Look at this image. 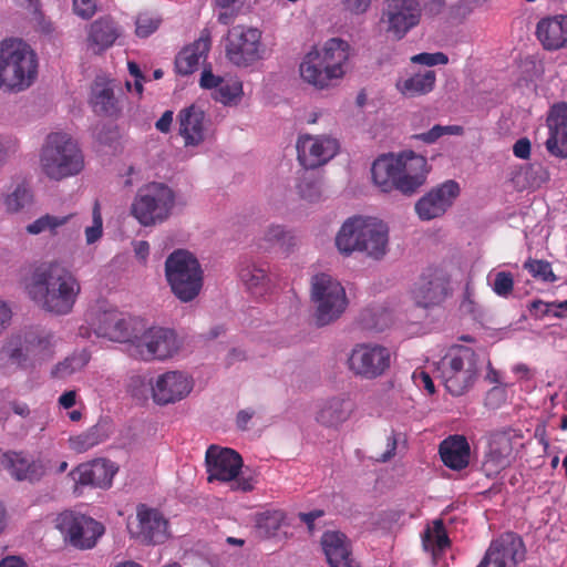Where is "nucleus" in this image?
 <instances>
[{"instance_id": "nucleus-8", "label": "nucleus", "mask_w": 567, "mask_h": 567, "mask_svg": "<svg viewBox=\"0 0 567 567\" xmlns=\"http://www.w3.org/2000/svg\"><path fill=\"white\" fill-rule=\"evenodd\" d=\"M439 377L454 396L467 392L478 375V358L470 348L444 355L437 363Z\"/></svg>"}, {"instance_id": "nucleus-55", "label": "nucleus", "mask_w": 567, "mask_h": 567, "mask_svg": "<svg viewBox=\"0 0 567 567\" xmlns=\"http://www.w3.org/2000/svg\"><path fill=\"white\" fill-rule=\"evenodd\" d=\"M411 61L416 64L433 66L439 64H447L449 56L443 52H435V53H419L411 58Z\"/></svg>"}, {"instance_id": "nucleus-58", "label": "nucleus", "mask_w": 567, "mask_h": 567, "mask_svg": "<svg viewBox=\"0 0 567 567\" xmlns=\"http://www.w3.org/2000/svg\"><path fill=\"white\" fill-rule=\"evenodd\" d=\"M530 315L536 318H543L551 315L553 305L551 302H545L540 299L534 300L529 306Z\"/></svg>"}, {"instance_id": "nucleus-59", "label": "nucleus", "mask_w": 567, "mask_h": 567, "mask_svg": "<svg viewBox=\"0 0 567 567\" xmlns=\"http://www.w3.org/2000/svg\"><path fill=\"white\" fill-rule=\"evenodd\" d=\"M341 3L351 13L361 14L370 8L372 0H341Z\"/></svg>"}, {"instance_id": "nucleus-11", "label": "nucleus", "mask_w": 567, "mask_h": 567, "mask_svg": "<svg viewBox=\"0 0 567 567\" xmlns=\"http://www.w3.org/2000/svg\"><path fill=\"white\" fill-rule=\"evenodd\" d=\"M56 526L71 546L82 550L93 548L105 530L94 518L73 512L60 514Z\"/></svg>"}, {"instance_id": "nucleus-34", "label": "nucleus", "mask_w": 567, "mask_h": 567, "mask_svg": "<svg viewBox=\"0 0 567 567\" xmlns=\"http://www.w3.org/2000/svg\"><path fill=\"white\" fill-rule=\"evenodd\" d=\"M372 179L384 193L396 188V178L400 173V161L392 155L377 158L371 168Z\"/></svg>"}, {"instance_id": "nucleus-29", "label": "nucleus", "mask_w": 567, "mask_h": 567, "mask_svg": "<svg viewBox=\"0 0 567 567\" xmlns=\"http://www.w3.org/2000/svg\"><path fill=\"white\" fill-rule=\"evenodd\" d=\"M121 35V29L111 17H102L93 21L87 31V43L100 53L111 48Z\"/></svg>"}, {"instance_id": "nucleus-7", "label": "nucleus", "mask_w": 567, "mask_h": 567, "mask_svg": "<svg viewBox=\"0 0 567 567\" xmlns=\"http://www.w3.org/2000/svg\"><path fill=\"white\" fill-rule=\"evenodd\" d=\"M310 297L317 327H326L337 321L349 303L343 286L328 274L312 277Z\"/></svg>"}, {"instance_id": "nucleus-50", "label": "nucleus", "mask_w": 567, "mask_h": 567, "mask_svg": "<svg viewBox=\"0 0 567 567\" xmlns=\"http://www.w3.org/2000/svg\"><path fill=\"white\" fill-rule=\"evenodd\" d=\"M103 235V218L99 202L94 203L92 210V226L85 228V240L87 245L96 243Z\"/></svg>"}, {"instance_id": "nucleus-23", "label": "nucleus", "mask_w": 567, "mask_h": 567, "mask_svg": "<svg viewBox=\"0 0 567 567\" xmlns=\"http://www.w3.org/2000/svg\"><path fill=\"white\" fill-rule=\"evenodd\" d=\"M138 529L136 537L146 545L163 544L168 537V522L157 509L145 505L137 507Z\"/></svg>"}, {"instance_id": "nucleus-62", "label": "nucleus", "mask_w": 567, "mask_h": 567, "mask_svg": "<svg viewBox=\"0 0 567 567\" xmlns=\"http://www.w3.org/2000/svg\"><path fill=\"white\" fill-rule=\"evenodd\" d=\"M324 512L322 509H315L309 513H299V519L307 525L309 533L315 532V520L322 517Z\"/></svg>"}, {"instance_id": "nucleus-48", "label": "nucleus", "mask_w": 567, "mask_h": 567, "mask_svg": "<svg viewBox=\"0 0 567 567\" xmlns=\"http://www.w3.org/2000/svg\"><path fill=\"white\" fill-rule=\"evenodd\" d=\"M523 267L534 278L545 282H555L557 280V276L553 272L551 265L547 260L529 258L524 262Z\"/></svg>"}, {"instance_id": "nucleus-14", "label": "nucleus", "mask_w": 567, "mask_h": 567, "mask_svg": "<svg viewBox=\"0 0 567 567\" xmlns=\"http://www.w3.org/2000/svg\"><path fill=\"white\" fill-rule=\"evenodd\" d=\"M260 32L254 28L234 27L227 35L226 56L237 66H249L260 59Z\"/></svg>"}, {"instance_id": "nucleus-2", "label": "nucleus", "mask_w": 567, "mask_h": 567, "mask_svg": "<svg viewBox=\"0 0 567 567\" xmlns=\"http://www.w3.org/2000/svg\"><path fill=\"white\" fill-rule=\"evenodd\" d=\"M37 75L38 59L30 45L19 39L0 43V89L22 92L33 84Z\"/></svg>"}, {"instance_id": "nucleus-45", "label": "nucleus", "mask_w": 567, "mask_h": 567, "mask_svg": "<svg viewBox=\"0 0 567 567\" xmlns=\"http://www.w3.org/2000/svg\"><path fill=\"white\" fill-rule=\"evenodd\" d=\"M27 350L42 359L49 358L52 353L53 334L47 331L30 332L25 337Z\"/></svg>"}, {"instance_id": "nucleus-22", "label": "nucleus", "mask_w": 567, "mask_h": 567, "mask_svg": "<svg viewBox=\"0 0 567 567\" xmlns=\"http://www.w3.org/2000/svg\"><path fill=\"white\" fill-rule=\"evenodd\" d=\"M3 462L11 476L17 481L39 482L49 474L51 464L44 458H29L22 453L8 452L3 455Z\"/></svg>"}, {"instance_id": "nucleus-6", "label": "nucleus", "mask_w": 567, "mask_h": 567, "mask_svg": "<svg viewBox=\"0 0 567 567\" xmlns=\"http://www.w3.org/2000/svg\"><path fill=\"white\" fill-rule=\"evenodd\" d=\"M165 277L172 292L182 302L193 301L203 288L200 264L185 249H176L166 258Z\"/></svg>"}, {"instance_id": "nucleus-24", "label": "nucleus", "mask_w": 567, "mask_h": 567, "mask_svg": "<svg viewBox=\"0 0 567 567\" xmlns=\"http://www.w3.org/2000/svg\"><path fill=\"white\" fill-rule=\"evenodd\" d=\"M321 546L330 567H361L352 554L351 542L339 530H327L321 536Z\"/></svg>"}, {"instance_id": "nucleus-25", "label": "nucleus", "mask_w": 567, "mask_h": 567, "mask_svg": "<svg viewBox=\"0 0 567 567\" xmlns=\"http://www.w3.org/2000/svg\"><path fill=\"white\" fill-rule=\"evenodd\" d=\"M546 123L549 131L546 150L553 156L567 158V104L551 106Z\"/></svg>"}, {"instance_id": "nucleus-27", "label": "nucleus", "mask_w": 567, "mask_h": 567, "mask_svg": "<svg viewBox=\"0 0 567 567\" xmlns=\"http://www.w3.org/2000/svg\"><path fill=\"white\" fill-rule=\"evenodd\" d=\"M360 252L375 260L382 259L388 251V227L374 218H367L365 229L362 234Z\"/></svg>"}, {"instance_id": "nucleus-40", "label": "nucleus", "mask_w": 567, "mask_h": 567, "mask_svg": "<svg viewBox=\"0 0 567 567\" xmlns=\"http://www.w3.org/2000/svg\"><path fill=\"white\" fill-rule=\"evenodd\" d=\"M297 245L296 236L281 225H270L264 231L260 247L264 249L278 248L289 252Z\"/></svg>"}, {"instance_id": "nucleus-57", "label": "nucleus", "mask_w": 567, "mask_h": 567, "mask_svg": "<svg viewBox=\"0 0 567 567\" xmlns=\"http://www.w3.org/2000/svg\"><path fill=\"white\" fill-rule=\"evenodd\" d=\"M413 381L417 386H423L430 394L435 393V386L430 374L423 370L413 373Z\"/></svg>"}, {"instance_id": "nucleus-47", "label": "nucleus", "mask_w": 567, "mask_h": 567, "mask_svg": "<svg viewBox=\"0 0 567 567\" xmlns=\"http://www.w3.org/2000/svg\"><path fill=\"white\" fill-rule=\"evenodd\" d=\"M32 203V194L24 185H18L13 192L4 198V205L8 212L17 213Z\"/></svg>"}, {"instance_id": "nucleus-17", "label": "nucleus", "mask_w": 567, "mask_h": 567, "mask_svg": "<svg viewBox=\"0 0 567 567\" xmlns=\"http://www.w3.org/2000/svg\"><path fill=\"white\" fill-rule=\"evenodd\" d=\"M298 159L306 169L318 168L336 156L339 143L329 136H300L297 142Z\"/></svg>"}, {"instance_id": "nucleus-30", "label": "nucleus", "mask_w": 567, "mask_h": 567, "mask_svg": "<svg viewBox=\"0 0 567 567\" xmlns=\"http://www.w3.org/2000/svg\"><path fill=\"white\" fill-rule=\"evenodd\" d=\"M367 218L354 216L348 218L336 236V246L340 254L350 256L361 250L362 234L365 229Z\"/></svg>"}, {"instance_id": "nucleus-38", "label": "nucleus", "mask_w": 567, "mask_h": 567, "mask_svg": "<svg viewBox=\"0 0 567 567\" xmlns=\"http://www.w3.org/2000/svg\"><path fill=\"white\" fill-rule=\"evenodd\" d=\"M239 277L245 287L257 296L264 295L270 287L271 277L268 268L256 262H247L239 270Z\"/></svg>"}, {"instance_id": "nucleus-54", "label": "nucleus", "mask_w": 567, "mask_h": 567, "mask_svg": "<svg viewBox=\"0 0 567 567\" xmlns=\"http://www.w3.org/2000/svg\"><path fill=\"white\" fill-rule=\"evenodd\" d=\"M161 20L147 13H142L136 19V34L140 38H147L159 27Z\"/></svg>"}, {"instance_id": "nucleus-46", "label": "nucleus", "mask_w": 567, "mask_h": 567, "mask_svg": "<svg viewBox=\"0 0 567 567\" xmlns=\"http://www.w3.org/2000/svg\"><path fill=\"white\" fill-rule=\"evenodd\" d=\"M396 159L400 161V173L412 176L422 174L424 179H426L427 162L424 156L410 151L402 153Z\"/></svg>"}, {"instance_id": "nucleus-61", "label": "nucleus", "mask_w": 567, "mask_h": 567, "mask_svg": "<svg viewBox=\"0 0 567 567\" xmlns=\"http://www.w3.org/2000/svg\"><path fill=\"white\" fill-rule=\"evenodd\" d=\"M513 153L516 157L527 159L530 156V142L528 138L523 137L516 141L513 146Z\"/></svg>"}, {"instance_id": "nucleus-33", "label": "nucleus", "mask_w": 567, "mask_h": 567, "mask_svg": "<svg viewBox=\"0 0 567 567\" xmlns=\"http://www.w3.org/2000/svg\"><path fill=\"white\" fill-rule=\"evenodd\" d=\"M512 451L513 447L509 437L505 435L496 437L492 442L489 452L486 454L482 464V471L485 475L487 477H494L501 470L505 468L509 464Z\"/></svg>"}, {"instance_id": "nucleus-42", "label": "nucleus", "mask_w": 567, "mask_h": 567, "mask_svg": "<svg viewBox=\"0 0 567 567\" xmlns=\"http://www.w3.org/2000/svg\"><path fill=\"white\" fill-rule=\"evenodd\" d=\"M390 322V313L382 308H367L358 317L360 327L368 331H383Z\"/></svg>"}, {"instance_id": "nucleus-1", "label": "nucleus", "mask_w": 567, "mask_h": 567, "mask_svg": "<svg viewBox=\"0 0 567 567\" xmlns=\"http://www.w3.org/2000/svg\"><path fill=\"white\" fill-rule=\"evenodd\" d=\"M25 289L29 298L44 312L66 316L78 301L81 284L64 264L50 261L34 269Z\"/></svg>"}, {"instance_id": "nucleus-18", "label": "nucleus", "mask_w": 567, "mask_h": 567, "mask_svg": "<svg viewBox=\"0 0 567 567\" xmlns=\"http://www.w3.org/2000/svg\"><path fill=\"white\" fill-rule=\"evenodd\" d=\"M193 379L181 371H168L156 379L152 388L157 404L166 405L186 398L193 390Z\"/></svg>"}, {"instance_id": "nucleus-16", "label": "nucleus", "mask_w": 567, "mask_h": 567, "mask_svg": "<svg viewBox=\"0 0 567 567\" xmlns=\"http://www.w3.org/2000/svg\"><path fill=\"white\" fill-rule=\"evenodd\" d=\"M460 195V186L449 179L432 188L415 203V212L421 220L427 221L442 217Z\"/></svg>"}, {"instance_id": "nucleus-21", "label": "nucleus", "mask_w": 567, "mask_h": 567, "mask_svg": "<svg viewBox=\"0 0 567 567\" xmlns=\"http://www.w3.org/2000/svg\"><path fill=\"white\" fill-rule=\"evenodd\" d=\"M117 472L115 464L105 458H97L90 463L80 464L70 472L72 480L82 486L107 488Z\"/></svg>"}, {"instance_id": "nucleus-15", "label": "nucleus", "mask_w": 567, "mask_h": 567, "mask_svg": "<svg viewBox=\"0 0 567 567\" xmlns=\"http://www.w3.org/2000/svg\"><path fill=\"white\" fill-rule=\"evenodd\" d=\"M136 319L126 318L122 312L110 309L93 313L91 326L97 337L117 342H132L137 338Z\"/></svg>"}, {"instance_id": "nucleus-52", "label": "nucleus", "mask_w": 567, "mask_h": 567, "mask_svg": "<svg viewBox=\"0 0 567 567\" xmlns=\"http://www.w3.org/2000/svg\"><path fill=\"white\" fill-rule=\"evenodd\" d=\"M299 194L309 202H316L321 196L320 183L312 176H303L298 184Z\"/></svg>"}, {"instance_id": "nucleus-4", "label": "nucleus", "mask_w": 567, "mask_h": 567, "mask_svg": "<svg viewBox=\"0 0 567 567\" xmlns=\"http://www.w3.org/2000/svg\"><path fill=\"white\" fill-rule=\"evenodd\" d=\"M43 173L54 181L74 176L84 167L78 143L66 133L48 135L40 156Z\"/></svg>"}, {"instance_id": "nucleus-19", "label": "nucleus", "mask_w": 567, "mask_h": 567, "mask_svg": "<svg viewBox=\"0 0 567 567\" xmlns=\"http://www.w3.org/2000/svg\"><path fill=\"white\" fill-rule=\"evenodd\" d=\"M179 134L186 146H198L209 135L210 121L204 110L196 104L183 109L178 113Z\"/></svg>"}, {"instance_id": "nucleus-51", "label": "nucleus", "mask_w": 567, "mask_h": 567, "mask_svg": "<svg viewBox=\"0 0 567 567\" xmlns=\"http://www.w3.org/2000/svg\"><path fill=\"white\" fill-rule=\"evenodd\" d=\"M425 183L424 176L422 174L419 175H408L403 173H399L396 178V188L404 195L414 194L423 184Z\"/></svg>"}, {"instance_id": "nucleus-60", "label": "nucleus", "mask_w": 567, "mask_h": 567, "mask_svg": "<svg viewBox=\"0 0 567 567\" xmlns=\"http://www.w3.org/2000/svg\"><path fill=\"white\" fill-rule=\"evenodd\" d=\"M442 136V125L436 124L427 132L413 135V138L422 141L426 144H433Z\"/></svg>"}, {"instance_id": "nucleus-32", "label": "nucleus", "mask_w": 567, "mask_h": 567, "mask_svg": "<svg viewBox=\"0 0 567 567\" xmlns=\"http://www.w3.org/2000/svg\"><path fill=\"white\" fill-rule=\"evenodd\" d=\"M536 34L546 50H558L567 45V17L543 19L537 24Z\"/></svg>"}, {"instance_id": "nucleus-26", "label": "nucleus", "mask_w": 567, "mask_h": 567, "mask_svg": "<svg viewBox=\"0 0 567 567\" xmlns=\"http://www.w3.org/2000/svg\"><path fill=\"white\" fill-rule=\"evenodd\" d=\"M488 559L504 563V567H516L525 559V546L522 538L514 533H505L493 540L486 551Z\"/></svg>"}, {"instance_id": "nucleus-3", "label": "nucleus", "mask_w": 567, "mask_h": 567, "mask_svg": "<svg viewBox=\"0 0 567 567\" xmlns=\"http://www.w3.org/2000/svg\"><path fill=\"white\" fill-rule=\"evenodd\" d=\"M350 45L340 38L329 39L321 51L312 50L303 59L299 71L309 84L323 89L331 80L344 74L343 65L349 60Z\"/></svg>"}, {"instance_id": "nucleus-36", "label": "nucleus", "mask_w": 567, "mask_h": 567, "mask_svg": "<svg viewBox=\"0 0 567 567\" xmlns=\"http://www.w3.org/2000/svg\"><path fill=\"white\" fill-rule=\"evenodd\" d=\"M353 404L346 398H332L317 413V421L328 427L337 426L349 419Z\"/></svg>"}, {"instance_id": "nucleus-49", "label": "nucleus", "mask_w": 567, "mask_h": 567, "mask_svg": "<svg viewBox=\"0 0 567 567\" xmlns=\"http://www.w3.org/2000/svg\"><path fill=\"white\" fill-rule=\"evenodd\" d=\"M491 287L497 296L508 298L514 290V277L509 271H498L494 274Z\"/></svg>"}, {"instance_id": "nucleus-5", "label": "nucleus", "mask_w": 567, "mask_h": 567, "mask_svg": "<svg viewBox=\"0 0 567 567\" xmlns=\"http://www.w3.org/2000/svg\"><path fill=\"white\" fill-rule=\"evenodd\" d=\"M444 6V0H384L380 23L386 33L401 40L420 23L422 10L436 16Z\"/></svg>"}, {"instance_id": "nucleus-35", "label": "nucleus", "mask_w": 567, "mask_h": 567, "mask_svg": "<svg viewBox=\"0 0 567 567\" xmlns=\"http://www.w3.org/2000/svg\"><path fill=\"white\" fill-rule=\"evenodd\" d=\"M209 35H202L189 47L182 50L175 59L177 73L182 75L192 74L199 65V60L209 51Z\"/></svg>"}, {"instance_id": "nucleus-9", "label": "nucleus", "mask_w": 567, "mask_h": 567, "mask_svg": "<svg viewBox=\"0 0 567 567\" xmlns=\"http://www.w3.org/2000/svg\"><path fill=\"white\" fill-rule=\"evenodd\" d=\"M175 206V194L163 183H151L140 188L131 206L132 215L143 226L165 221Z\"/></svg>"}, {"instance_id": "nucleus-44", "label": "nucleus", "mask_w": 567, "mask_h": 567, "mask_svg": "<svg viewBox=\"0 0 567 567\" xmlns=\"http://www.w3.org/2000/svg\"><path fill=\"white\" fill-rule=\"evenodd\" d=\"M285 519L286 514L284 511H266L256 516V527L260 533L261 537L270 538L277 534V532L282 526Z\"/></svg>"}, {"instance_id": "nucleus-63", "label": "nucleus", "mask_w": 567, "mask_h": 567, "mask_svg": "<svg viewBox=\"0 0 567 567\" xmlns=\"http://www.w3.org/2000/svg\"><path fill=\"white\" fill-rule=\"evenodd\" d=\"M223 79L216 76L210 70H204L200 76V86L204 89H218Z\"/></svg>"}, {"instance_id": "nucleus-20", "label": "nucleus", "mask_w": 567, "mask_h": 567, "mask_svg": "<svg viewBox=\"0 0 567 567\" xmlns=\"http://www.w3.org/2000/svg\"><path fill=\"white\" fill-rule=\"evenodd\" d=\"M449 293V279L443 271L437 269L423 274L413 291L416 305L424 308L441 305Z\"/></svg>"}, {"instance_id": "nucleus-37", "label": "nucleus", "mask_w": 567, "mask_h": 567, "mask_svg": "<svg viewBox=\"0 0 567 567\" xmlns=\"http://www.w3.org/2000/svg\"><path fill=\"white\" fill-rule=\"evenodd\" d=\"M111 433V422L106 419L100 420L95 425L91 426L85 432L70 437V447L78 453L86 452L90 449L106 441Z\"/></svg>"}, {"instance_id": "nucleus-12", "label": "nucleus", "mask_w": 567, "mask_h": 567, "mask_svg": "<svg viewBox=\"0 0 567 567\" xmlns=\"http://www.w3.org/2000/svg\"><path fill=\"white\" fill-rule=\"evenodd\" d=\"M391 364L390 350L378 343H358L348 358L349 370L367 380L377 379L385 373Z\"/></svg>"}, {"instance_id": "nucleus-31", "label": "nucleus", "mask_w": 567, "mask_h": 567, "mask_svg": "<svg viewBox=\"0 0 567 567\" xmlns=\"http://www.w3.org/2000/svg\"><path fill=\"white\" fill-rule=\"evenodd\" d=\"M470 444L463 435H452L443 440L439 453L445 466L461 471L470 462Z\"/></svg>"}, {"instance_id": "nucleus-64", "label": "nucleus", "mask_w": 567, "mask_h": 567, "mask_svg": "<svg viewBox=\"0 0 567 567\" xmlns=\"http://www.w3.org/2000/svg\"><path fill=\"white\" fill-rule=\"evenodd\" d=\"M74 371L75 368L73 367V360L66 359L63 362L56 364L52 373L56 378H65L72 374Z\"/></svg>"}, {"instance_id": "nucleus-28", "label": "nucleus", "mask_w": 567, "mask_h": 567, "mask_svg": "<svg viewBox=\"0 0 567 567\" xmlns=\"http://www.w3.org/2000/svg\"><path fill=\"white\" fill-rule=\"evenodd\" d=\"M91 105L94 113L107 117H118L123 110V103L115 95L111 82L95 81L92 86Z\"/></svg>"}, {"instance_id": "nucleus-41", "label": "nucleus", "mask_w": 567, "mask_h": 567, "mask_svg": "<svg viewBox=\"0 0 567 567\" xmlns=\"http://www.w3.org/2000/svg\"><path fill=\"white\" fill-rule=\"evenodd\" d=\"M422 544L424 549L431 551L434 558L450 547L451 542L442 519L434 520L433 525L425 529Z\"/></svg>"}, {"instance_id": "nucleus-56", "label": "nucleus", "mask_w": 567, "mask_h": 567, "mask_svg": "<svg viewBox=\"0 0 567 567\" xmlns=\"http://www.w3.org/2000/svg\"><path fill=\"white\" fill-rule=\"evenodd\" d=\"M74 13L83 19H90L96 10L94 0H73Z\"/></svg>"}, {"instance_id": "nucleus-10", "label": "nucleus", "mask_w": 567, "mask_h": 567, "mask_svg": "<svg viewBox=\"0 0 567 567\" xmlns=\"http://www.w3.org/2000/svg\"><path fill=\"white\" fill-rule=\"evenodd\" d=\"M206 466L209 482L234 481L233 489L241 492H250L255 487L251 475L246 476L244 472L240 474L243 458L231 449L210 445L206 452Z\"/></svg>"}, {"instance_id": "nucleus-53", "label": "nucleus", "mask_w": 567, "mask_h": 567, "mask_svg": "<svg viewBox=\"0 0 567 567\" xmlns=\"http://www.w3.org/2000/svg\"><path fill=\"white\" fill-rule=\"evenodd\" d=\"M243 92V86L239 82H234L231 84L224 83L219 85V87L215 92V99L223 104H229L234 102L236 99L240 96Z\"/></svg>"}, {"instance_id": "nucleus-39", "label": "nucleus", "mask_w": 567, "mask_h": 567, "mask_svg": "<svg viewBox=\"0 0 567 567\" xmlns=\"http://www.w3.org/2000/svg\"><path fill=\"white\" fill-rule=\"evenodd\" d=\"M436 82V73L427 70L424 73H416L396 83L398 90L405 96L414 97L430 93Z\"/></svg>"}, {"instance_id": "nucleus-13", "label": "nucleus", "mask_w": 567, "mask_h": 567, "mask_svg": "<svg viewBox=\"0 0 567 567\" xmlns=\"http://www.w3.org/2000/svg\"><path fill=\"white\" fill-rule=\"evenodd\" d=\"M132 343L144 361L166 360L172 358L181 349V341L176 332L168 328L152 327L140 334Z\"/></svg>"}, {"instance_id": "nucleus-43", "label": "nucleus", "mask_w": 567, "mask_h": 567, "mask_svg": "<svg viewBox=\"0 0 567 567\" xmlns=\"http://www.w3.org/2000/svg\"><path fill=\"white\" fill-rule=\"evenodd\" d=\"M75 217V214H69L64 216H54L45 214L33 223L27 226V231L31 235H39L44 231H50L52 235L58 234V228L66 225Z\"/></svg>"}]
</instances>
